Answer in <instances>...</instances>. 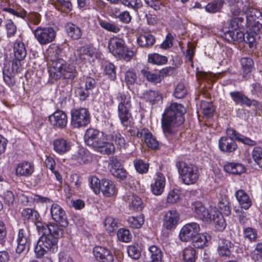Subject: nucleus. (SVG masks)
I'll return each instance as SVG.
<instances>
[{"mask_svg": "<svg viewBox=\"0 0 262 262\" xmlns=\"http://www.w3.org/2000/svg\"><path fill=\"white\" fill-rule=\"evenodd\" d=\"M35 38L41 45H47L53 41L56 37V32L51 27H38L33 31Z\"/></svg>", "mask_w": 262, "mask_h": 262, "instance_id": "obj_12", "label": "nucleus"}, {"mask_svg": "<svg viewBox=\"0 0 262 262\" xmlns=\"http://www.w3.org/2000/svg\"><path fill=\"white\" fill-rule=\"evenodd\" d=\"M118 239L122 242L128 243L132 239V234L128 229H120L117 233Z\"/></svg>", "mask_w": 262, "mask_h": 262, "instance_id": "obj_52", "label": "nucleus"}, {"mask_svg": "<svg viewBox=\"0 0 262 262\" xmlns=\"http://www.w3.org/2000/svg\"><path fill=\"white\" fill-rule=\"evenodd\" d=\"M179 220V214L175 210L168 211L164 216L163 226L168 230L174 228Z\"/></svg>", "mask_w": 262, "mask_h": 262, "instance_id": "obj_24", "label": "nucleus"}, {"mask_svg": "<svg viewBox=\"0 0 262 262\" xmlns=\"http://www.w3.org/2000/svg\"><path fill=\"white\" fill-rule=\"evenodd\" d=\"M142 138L144 139L145 143L148 147L151 149H157L158 147V141L148 129H147V132H145V134L143 135Z\"/></svg>", "mask_w": 262, "mask_h": 262, "instance_id": "obj_44", "label": "nucleus"}, {"mask_svg": "<svg viewBox=\"0 0 262 262\" xmlns=\"http://www.w3.org/2000/svg\"><path fill=\"white\" fill-rule=\"evenodd\" d=\"M16 243L17 247L15 250L17 253H26L28 252L31 244V234L27 228L18 230Z\"/></svg>", "mask_w": 262, "mask_h": 262, "instance_id": "obj_13", "label": "nucleus"}, {"mask_svg": "<svg viewBox=\"0 0 262 262\" xmlns=\"http://www.w3.org/2000/svg\"><path fill=\"white\" fill-rule=\"evenodd\" d=\"M241 64L243 71V77L248 78L249 74L254 69V62L249 57H243L241 59Z\"/></svg>", "mask_w": 262, "mask_h": 262, "instance_id": "obj_38", "label": "nucleus"}, {"mask_svg": "<svg viewBox=\"0 0 262 262\" xmlns=\"http://www.w3.org/2000/svg\"><path fill=\"white\" fill-rule=\"evenodd\" d=\"M72 158L81 164L89 162L91 160V156L88 150L84 148H81L72 155Z\"/></svg>", "mask_w": 262, "mask_h": 262, "instance_id": "obj_34", "label": "nucleus"}, {"mask_svg": "<svg viewBox=\"0 0 262 262\" xmlns=\"http://www.w3.org/2000/svg\"><path fill=\"white\" fill-rule=\"evenodd\" d=\"M187 94V90L183 83H180L177 85L174 92V96L178 99L184 97Z\"/></svg>", "mask_w": 262, "mask_h": 262, "instance_id": "obj_64", "label": "nucleus"}, {"mask_svg": "<svg viewBox=\"0 0 262 262\" xmlns=\"http://www.w3.org/2000/svg\"><path fill=\"white\" fill-rule=\"evenodd\" d=\"M108 168L110 171L115 177L120 179H124L126 178V172L123 168L120 161L116 157L110 158Z\"/></svg>", "mask_w": 262, "mask_h": 262, "instance_id": "obj_18", "label": "nucleus"}, {"mask_svg": "<svg viewBox=\"0 0 262 262\" xmlns=\"http://www.w3.org/2000/svg\"><path fill=\"white\" fill-rule=\"evenodd\" d=\"M149 262H163V253L161 248L156 245L150 246L148 248Z\"/></svg>", "mask_w": 262, "mask_h": 262, "instance_id": "obj_32", "label": "nucleus"}, {"mask_svg": "<svg viewBox=\"0 0 262 262\" xmlns=\"http://www.w3.org/2000/svg\"><path fill=\"white\" fill-rule=\"evenodd\" d=\"M231 14V17L242 16L244 19L245 16L247 21L251 22L255 21L260 16V13L253 8L248 0H238L236 5L232 8Z\"/></svg>", "mask_w": 262, "mask_h": 262, "instance_id": "obj_8", "label": "nucleus"}, {"mask_svg": "<svg viewBox=\"0 0 262 262\" xmlns=\"http://www.w3.org/2000/svg\"><path fill=\"white\" fill-rule=\"evenodd\" d=\"M180 178L184 184L190 185L195 184L199 178L198 167L193 164L180 161L177 163Z\"/></svg>", "mask_w": 262, "mask_h": 262, "instance_id": "obj_10", "label": "nucleus"}, {"mask_svg": "<svg viewBox=\"0 0 262 262\" xmlns=\"http://www.w3.org/2000/svg\"><path fill=\"white\" fill-rule=\"evenodd\" d=\"M60 52V49L57 47H50L47 51V59L49 65V75L54 80L61 78V72L66 62L62 58H58Z\"/></svg>", "mask_w": 262, "mask_h": 262, "instance_id": "obj_7", "label": "nucleus"}, {"mask_svg": "<svg viewBox=\"0 0 262 262\" xmlns=\"http://www.w3.org/2000/svg\"><path fill=\"white\" fill-rule=\"evenodd\" d=\"M95 54L96 49L90 45L78 48L75 53L76 60L84 62H90Z\"/></svg>", "mask_w": 262, "mask_h": 262, "instance_id": "obj_15", "label": "nucleus"}, {"mask_svg": "<svg viewBox=\"0 0 262 262\" xmlns=\"http://www.w3.org/2000/svg\"><path fill=\"white\" fill-rule=\"evenodd\" d=\"M230 97L234 102L236 103H240L242 104L246 105L250 107L253 105L255 106L258 105V102L255 100H250L246 95L240 92L234 91L231 92L229 93Z\"/></svg>", "mask_w": 262, "mask_h": 262, "instance_id": "obj_25", "label": "nucleus"}, {"mask_svg": "<svg viewBox=\"0 0 262 262\" xmlns=\"http://www.w3.org/2000/svg\"><path fill=\"white\" fill-rule=\"evenodd\" d=\"M77 72L76 67L71 63H69L66 61L64 67L61 72V78L73 81L77 76Z\"/></svg>", "mask_w": 262, "mask_h": 262, "instance_id": "obj_30", "label": "nucleus"}, {"mask_svg": "<svg viewBox=\"0 0 262 262\" xmlns=\"http://www.w3.org/2000/svg\"><path fill=\"white\" fill-rule=\"evenodd\" d=\"M90 186L95 194L100 192L101 189V182L96 177H92L89 179Z\"/></svg>", "mask_w": 262, "mask_h": 262, "instance_id": "obj_58", "label": "nucleus"}, {"mask_svg": "<svg viewBox=\"0 0 262 262\" xmlns=\"http://www.w3.org/2000/svg\"><path fill=\"white\" fill-rule=\"evenodd\" d=\"M165 186V178L163 174L160 172L156 173L154 182L150 185L151 191L156 195H161L164 191Z\"/></svg>", "mask_w": 262, "mask_h": 262, "instance_id": "obj_22", "label": "nucleus"}, {"mask_svg": "<svg viewBox=\"0 0 262 262\" xmlns=\"http://www.w3.org/2000/svg\"><path fill=\"white\" fill-rule=\"evenodd\" d=\"M36 228L38 232H41L42 234L49 233L50 232L56 233L58 235H63V229L59 227V226L55 224L47 225L37 220L35 221Z\"/></svg>", "mask_w": 262, "mask_h": 262, "instance_id": "obj_23", "label": "nucleus"}, {"mask_svg": "<svg viewBox=\"0 0 262 262\" xmlns=\"http://www.w3.org/2000/svg\"><path fill=\"white\" fill-rule=\"evenodd\" d=\"M3 79L5 82L9 85L11 86L15 84L14 74L10 72L9 68L4 67L3 70Z\"/></svg>", "mask_w": 262, "mask_h": 262, "instance_id": "obj_50", "label": "nucleus"}, {"mask_svg": "<svg viewBox=\"0 0 262 262\" xmlns=\"http://www.w3.org/2000/svg\"><path fill=\"white\" fill-rule=\"evenodd\" d=\"M233 246L229 241L221 239L219 242L217 252L221 257H229L231 254V249Z\"/></svg>", "mask_w": 262, "mask_h": 262, "instance_id": "obj_28", "label": "nucleus"}, {"mask_svg": "<svg viewBox=\"0 0 262 262\" xmlns=\"http://www.w3.org/2000/svg\"><path fill=\"white\" fill-rule=\"evenodd\" d=\"M192 210L198 217L206 222H213L219 230H223L226 227V223L221 214L215 207H210V209H207L200 202H195L192 204Z\"/></svg>", "mask_w": 262, "mask_h": 262, "instance_id": "obj_4", "label": "nucleus"}, {"mask_svg": "<svg viewBox=\"0 0 262 262\" xmlns=\"http://www.w3.org/2000/svg\"><path fill=\"white\" fill-rule=\"evenodd\" d=\"M139 46L142 48H149L155 42L154 36L150 34H145L140 35L137 39Z\"/></svg>", "mask_w": 262, "mask_h": 262, "instance_id": "obj_37", "label": "nucleus"}, {"mask_svg": "<svg viewBox=\"0 0 262 262\" xmlns=\"http://www.w3.org/2000/svg\"><path fill=\"white\" fill-rule=\"evenodd\" d=\"M49 120L53 126L60 128H64L68 123V117L66 114L60 110H57L50 115Z\"/></svg>", "mask_w": 262, "mask_h": 262, "instance_id": "obj_21", "label": "nucleus"}, {"mask_svg": "<svg viewBox=\"0 0 262 262\" xmlns=\"http://www.w3.org/2000/svg\"><path fill=\"white\" fill-rule=\"evenodd\" d=\"M93 254L99 262H113L114 255L111 251L106 247L96 246L93 249Z\"/></svg>", "mask_w": 262, "mask_h": 262, "instance_id": "obj_20", "label": "nucleus"}, {"mask_svg": "<svg viewBox=\"0 0 262 262\" xmlns=\"http://www.w3.org/2000/svg\"><path fill=\"white\" fill-rule=\"evenodd\" d=\"M24 220L35 222L38 220L39 214L36 210L31 208L24 209L21 213Z\"/></svg>", "mask_w": 262, "mask_h": 262, "instance_id": "obj_43", "label": "nucleus"}, {"mask_svg": "<svg viewBox=\"0 0 262 262\" xmlns=\"http://www.w3.org/2000/svg\"><path fill=\"white\" fill-rule=\"evenodd\" d=\"M13 51L15 57L18 60H23L27 55V51L24 42L16 41L13 46Z\"/></svg>", "mask_w": 262, "mask_h": 262, "instance_id": "obj_36", "label": "nucleus"}, {"mask_svg": "<svg viewBox=\"0 0 262 262\" xmlns=\"http://www.w3.org/2000/svg\"><path fill=\"white\" fill-rule=\"evenodd\" d=\"M235 196L242 208L247 210L251 206V200L244 190L242 189L238 190L236 191Z\"/></svg>", "mask_w": 262, "mask_h": 262, "instance_id": "obj_31", "label": "nucleus"}, {"mask_svg": "<svg viewBox=\"0 0 262 262\" xmlns=\"http://www.w3.org/2000/svg\"><path fill=\"white\" fill-rule=\"evenodd\" d=\"M90 122V114L88 109L83 107L71 111V124L74 127L85 126Z\"/></svg>", "mask_w": 262, "mask_h": 262, "instance_id": "obj_11", "label": "nucleus"}, {"mask_svg": "<svg viewBox=\"0 0 262 262\" xmlns=\"http://www.w3.org/2000/svg\"><path fill=\"white\" fill-rule=\"evenodd\" d=\"M53 4L56 9L66 13L69 12L72 8L70 0H53Z\"/></svg>", "mask_w": 262, "mask_h": 262, "instance_id": "obj_42", "label": "nucleus"}, {"mask_svg": "<svg viewBox=\"0 0 262 262\" xmlns=\"http://www.w3.org/2000/svg\"><path fill=\"white\" fill-rule=\"evenodd\" d=\"M211 239V236L206 232L195 235L192 241L193 246L198 248H202L207 245V243Z\"/></svg>", "mask_w": 262, "mask_h": 262, "instance_id": "obj_35", "label": "nucleus"}, {"mask_svg": "<svg viewBox=\"0 0 262 262\" xmlns=\"http://www.w3.org/2000/svg\"><path fill=\"white\" fill-rule=\"evenodd\" d=\"M143 98L151 104H154L161 100V95L157 91L149 90L143 94Z\"/></svg>", "mask_w": 262, "mask_h": 262, "instance_id": "obj_46", "label": "nucleus"}, {"mask_svg": "<svg viewBox=\"0 0 262 262\" xmlns=\"http://www.w3.org/2000/svg\"><path fill=\"white\" fill-rule=\"evenodd\" d=\"M136 73L133 70H129L125 74V82L127 85H133L137 81Z\"/></svg>", "mask_w": 262, "mask_h": 262, "instance_id": "obj_57", "label": "nucleus"}, {"mask_svg": "<svg viewBox=\"0 0 262 262\" xmlns=\"http://www.w3.org/2000/svg\"><path fill=\"white\" fill-rule=\"evenodd\" d=\"M148 60L149 62L157 65H162L165 64L167 61L166 56L157 53L149 54Z\"/></svg>", "mask_w": 262, "mask_h": 262, "instance_id": "obj_49", "label": "nucleus"}, {"mask_svg": "<svg viewBox=\"0 0 262 262\" xmlns=\"http://www.w3.org/2000/svg\"><path fill=\"white\" fill-rule=\"evenodd\" d=\"M245 166L239 163L230 162L224 165V170L227 173L234 175H240L246 171Z\"/></svg>", "mask_w": 262, "mask_h": 262, "instance_id": "obj_29", "label": "nucleus"}, {"mask_svg": "<svg viewBox=\"0 0 262 262\" xmlns=\"http://www.w3.org/2000/svg\"><path fill=\"white\" fill-rule=\"evenodd\" d=\"M84 139L85 144L95 151L103 155H110L115 151L113 143L107 141L102 132L91 128L86 130Z\"/></svg>", "mask_w": 262, "mask_h": 262, "instance_id": "obj_3", "label": "nucleus"}, {"mask_svg": "<svg viewBox=\"0 0 262 262\" xmlns=\"http://www.w3.org/2000/svg\"><path fill=\"white\" fill-rule=\"evenodd\" d=\"M108 47L110 52L115 57L126 61H129L134 55V52L130 50L122 38L113 37L110 38Z\"/></svg>", "mask_w": 262, "mask_h": 262, "instance_id": "obj_9", "label": "nucleus"}, {"mask_svg": "<svg viewBox=\"0 0 262 262\" xmlns=\"http://www.w3.org/2000/svg\"><path fill=\"white\" fill-rule=\"evenodd\" d=\"M5 27L7 31V36L8 37H11L16 34L17 28L11 20H7L5 23Z\"/></svg>", "mask_w": 262, "mask_h": 262, "instance_id": "obj_61", "label": "nucleus"}, {"mask_svg": "<svg viewBox=\"0 0 262 262\" xmlns=\"http://www.w3.org/2000/svg\"><path fill=\"white\" fill-rule=\"evenodd\" d=\"M218 207L220 209L219 211L223 216V214L229 215L231 212L228 198L226 195L221 196L219 199ZM223 217V216H222Z\"/></svg>", "mask_w": 262, "mask_h": 262, "instance_id": "obj_39", "label": "nucleus"}, {"mask_svg": "<svg viewBox=\"0 0 262 262\" xmlns=\"http://www.w3.org/2000/svg\"><path fill=\"white\" fill-rule=\"evenodd\" d=\"M104 224L106 230L111 234L116 231L118 227V220L113 217L108 216L105 219Z\"/></svg>", "mask_w": 262, "mask_h": 262, "instance_id": "obj_47", "label": "nucleus"}, {"mask_svg": "<svg viewBox=\"0 0 262 262\" xmlns=\"http://www.w3.org/2000/svg\"><path fill=\"white\" fill-rule=\"evenodd\" d=\"M199 225L194 222L186 224L181 229L179 237L182 242L192 241L200 231Z\"/></svg>", "mask_w": 262, "mask_h": 262, "instance_id": "obj_14", "label": "nucleus"}, {"mask_svg": "<svg viewBox=\"0 0 262 262\" xmlns=\"http://www.w3.org/2000/svg\"><path fill=\"white\" fill-rule=\"evenodd\" d=\"M243 22L244 18L242 16L232 17L228 20L223 28L225 39L229 42L233 43L243 41L245 39V35L238 30Z\"/></svg>", "mask_w": 262, "mask_h": 262, "instance_id": "obj_6", "label": "nucleus"}, {"mask_svg": "<svg viewBox=\"0 0 262 262\" xmlns=\"http://www.w3.org/2000/svg\"><path fill=\"white\" fill-rule=\"evenodd\" d=\"M135 167L139 173H145L148 171L149 165L144 162L142 160L136 159L134 161Z\"/></svg>", "mask_w": 262, "mask_h": 262, "instance_id": "obj_53", "label": "nucleus"}, {"mask_svg": "<svg viewBox=\"0 0 262 262\" xmlns=\"http://www.w3.org/2000/svg\"><path fill=\"white\" fill-rule=\"evenodd\" d=\"M101 191L104 195L109 197L116 194V188L114 183L108 179H103L101 181Z\"/></svg>", "mask_w": 262, "mask_h": 262, "instance_id": "obj_33", "label": "nucleus"}, {"mask_svg": "<svg viewBox=\"0 0 262 262\" xmlns=\"http://www.w3.org/2000/svg\"><path fill=\"white\" fill-rule=\"evenodd\" d=\"M244 236L246 239L250 242H254L257 237L256 231L252 228H246L244 230Z\"/></svg>", "mask_w": 262, "mask_h": 262, "instance_id": "obj_63", "label": "nucleus"}, {"mask_svg": "<svg viewBox=\"0 0 262 262\" xmlns=\"http://www.w3.org/2000/svg\"><path fill=\"white\" fill-rule=\"evenodd\" d=\"M183 259L185 262H194L195 260V251L191 247H187L183 250Z\"/></svg>", "mask_w": 262, "mask_h": 262, "instance_id": "obj_51", "label": "nucleus"}, {"mask_svg": "<svg viewBox=\"0 0 262 262\" xmlns=\"http://www.w3.org/2000/svg\"><path fill=\"white\" fill-rule=\"evenodd\" d=\"M128 256L133 259H138L141 255V251L138 246L130 245L127 248Z\"/></svg>", "mask_w": 262, "mask_h": 262, "instance_id": "obj_62", "label": "nucleus"}, {"mask_svg": "<svg viewBox=\"0 0 262 262\" xmlns=\"http://www.w3.org/2000/svg\"><path fill=\"white\" fill-rule=\"evenodd\" d=\"M63 235L50 232L42 234L38 239L34 247V252L37 258L42 257L48 252L54 253L58 249V239Z\"/></svg>", "mask_w": 262, "mask_h": 262, "instance_id": "obj_5", "label": "nucleus"}, {"mask_svg": "<svg viewBox=\"0 0 262 262\" xmlns=\"http://www.w3.org/2000/svg\"><path fill=\"white\" fill-rule=\"evenodd\" d=\"M127 222L130 227L133 228H139L141 227L144 223V219L142 215L137 217H129Z\"/></svg>", "mask_w": 262, "mask_h": 262, "instance_id": "obj_56", "label": "nucleus"}, {"mask_svg": "<svg viewBox=\"0 0 262 262\" xmlns=\"http://www.w3.org/2000/svg\"><path fill=\"white\" fill-rule=\"evenodd\" d=\"M50 213L52 219L60 225L66 227L68 224L67 217L64 210L57 204H53L50 208Z\"/></svg>", "mask_w": 262, "mask_h": 262, "instance_id": "obj_16", "label": "nucleus"}, {"mask_svg": "<svg viewBox=\"0 0 262 262\" xmlns=\"http://www.w3.org/2000/svg\"><path fill=\"white\" fill-rule=\"evenodd\" d=\"M99 25L103 29L113 33H118L120 31V28L118 25L107 22L105 20L99 21Z\"/></svg>", "mask_w": 262, "mask_h": 262, "instance_id": "obj_55", "label": "nucleus"}, {"mask_svg": "<svg viewBox=\"0 0 262 262\" xmlns=\"http://www.w3.org/2000/svg\"><path fill=\"white\" fill-rule=\"evenodd\" d=\"M96 81L92 77H86L80 84V86L77 90V93L80 99L85 100L89 97L91 91L96 86Z\"/></svg>", "mask_w": 262, "mask_h": 262, "instance_id": "obj_17", "label": "nucleus"}, {"mask_svg": "<svg viewBox=\"0 0 262 262\" xmlns=\"http://www.w3.org/2000/svg\"><path fill=\"white\" fill-rule=\"evenodd\" d=\"M116 99L118 102L117 113L121 125L127 129L128 135L136 137L138 138L143 137L147 128H143L140 130L133 126L132 114L131 96L128 92H119L116 94Z\"/></svg>", "mask_w": 262, "mask_h": 262, "instance_id": "obj_1", "label": "nucleus"}, {"mask_svg": "<svg viewBox=\"0 0 262 262\" xmlns=\"http://www.w3.org/2000/svg\"><path fill=\"white\" fill-rule=\"evenodd\" d=\"M143 76L149 82L158 83L162 80V77L160 74H156L148 71V69H143L141 70Z\"/></svg>", "mask_w": 262, "mask_h": 262, "instance_id": "obj_45", "label": "nucleus"}, {"mask_svg": "<svg viewBox=\"0 0 262 262\" xmlns=\"http://www.w3.org/2000/svg\"><path fill=\"white\" fill-rule=\"evenodd\" d=\"M219 148L224 153L230 154L237 149V145L232 137H222L219 140Z\"/></svg>", "mask_w": 262, "mask_h": 262, "instance_id": "obj_19", "label": "nucleus"}, {"mask_svg": "<svg viewBox=\"0 0 262 262\" xmlns=\"http://www.w3.org/2000/svg\"><path fill=\"white\" fill-rule=\"evenodd\" d=\"M34 165L27 161L19 163L15 168V174L17 177H29L34 172Z\"/></svg>", "mask_w": 262, "mask_h": 262, "instance_id": "obj_27", "label": "nucleus"}, {"mask_svg": "<svg viewBox=\"0 0 262 262\" xmlns=\"http://www.w3.org/2000/svg\"><path fill=\"white\" fill-rule=\"evenodd\" d=\"M224 0H215L208 3L205 7V10L209 13H214L219 12L223 7Z\"/></svg>", "mask_w": 262, "mask_h": 262, "instance_id": "obj_48", "label": "nucleus"}, {"mask_svg": "<svg viewBox=\"0 0 262 262\" xmlns=\"http://www.w3.org/2000/svg\"><path fill=\"white\" fill-rule=\"evenodd\" d=\"M186 112L185 107L176 102L172 103L165 108L162 114L161 124L163 131L166 137L174 134L176 127L184 121V115Z\"/></svg>", "mask_w": 262, "mask_h": 262, "instance_id": "obj_2", "label": "nucleus"}, {"mask_svg": "<svg viewBox=\"0 0 262 262\" xmlns=\"http://www.w3.org/2000/svg\"><path fill=\"white\" fill-rule=\"evenodd\" d=\"M200 107L204 116L207 118L211 116L214 111L211 103L205 101H202L200 104Z\"/></svg>", "mask_w": 262, "mask_h": 262, "instance_id": "obj_54", "label": "nucleus"}, {"mask_svg": "<svg viewBox=\"0 0 262 262\" xmlns=\"http://www.w3.org/2000/svg\"><path fill=\"white\" fill-rule=\"evenodd\" d=\"M66 30L68 35L74 39H78L81 36L82 31L80 28L74 24H67Z\"/></svg>", "mask_w": 262, "mask_h": 262, "instance_id": "obj_41", "label": "nucleus"}, {"mask_svg": "<svg viewBox=\"0 0 262 262\" xmlns=\"http://www.w3.org/2000/svg\"><path fill=\"white\" fill-rule=\"evenodd\" d=\"M127 200L130 209L135 211H139L142 209V201L138 196L135 194L129 195L128 196Z\"/></svg>", "mask_w": 262, "mask_h": 262, "instance_id": "obj_40", "label": "nucleus"}, {"mask_svg": "<svg viewBox=\"0 0 262 262\" xmlns=\"http://www.w3.org/2000/svg\"><path fill=\"white\" fill-rule=\"evenodd\" d=\"M122 4L130 8L137 11L142 6V3L141 0H122Z\"/></svg>", "mask_w": 262, "mask_h": 262, "instance_id": "obj_60", "label": "nucleus"}, {"mask_svg": "<svg viewBox=\"0 0 262 262\" xmlns=\"http://www.w3.org/2000/svg\"><path fill=\"white\" fill-rule=\"evenodd\" d=\"M53 146L56 152L62 155L70 150L71 143L64 138H59L53 140Z\"/></svg>", "mask_w": 262, "mask_h": 262, "instance_id": "obj_26", "label": "nucleus"}, {"mask_svg": "<svg viewBox=\"0 0 262 262\" xmlns=\"http://www.w3.org/2000/svg\"><path fill=\"white\" fill-rule=\"evenodd\" d=\"M252 156L254 161L260 167H262V148L254 147L252 150Z\"/></svg>", "mask_w": 262, "mask_h": 262, "instance_id": "obj_59", "label": "nucleus"}]
</instances>
